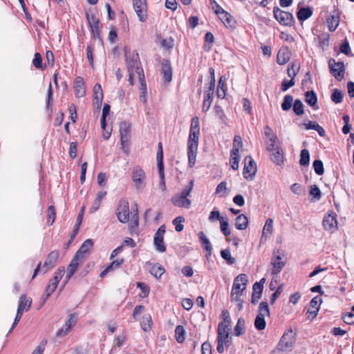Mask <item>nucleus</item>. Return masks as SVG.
<instances>
[{
	"instance_id": "f257e3e1",
	"label": "nucleus",
	"mask_w": 354,
	"mask_h": 354,
	"mask_svg": "<svg viewBox=\"0 0 354 354\" xmlns=\"http://www.w3.org/2000/svg\"><path fill=\"white\" fill-rule=\"evenodd\" d=\"M200 134L199 118L194 117L192 120L191 127L188 139V160L190 167L196 163V157L198 146Z\"/></svg>"
},
{
	"instance_id": "f03ea898",
	"label": "nucleus",
	"mask_w": 354,
	"mask_h": 354,
	"mask_svg": "<svg viewBox=\"0 0 354 354\" xmlns=\"http://www.w3.org/2000/svg\"><path fill=\"white\" fill-rule=\"evenodd\" d=\"M116 214L120 222L126 223L130 221V225L131 227L138 226L139 216L138 214V209L137 208L136 209V212L131 216L130 219L129 205V202L127 200H122L120 201Z\"/></svg>"
},
{
	"instance_id": "7ed1b4c3",
	"label": "nucleus",
	"mask_w": 354,
	"mask_h": 354,
	"mask_svg": "<svg viewBox=\"0 0 354 354\" xmlns=\"http://www.w3.org/2000/svg\"><path fill=\"white\" fill-rule=\"evenodd\" d=\"M295 333L292 328L286 330L272 354H287L292 351L295 344Z\"/></svg>"
},
{
	"instance_id": "20e7f679",
	"label": "nucleus",
	"mask_w": 354,
	"mask_h": 354,
	"mask_svg": "<svg viewBox=\"0 0 354 354\" xmlns=\"http://www.w3.org/2000/svg\"><path fill=\"white\" fill-rule=\"evenodd\" d=\"M243 274H239L234 280L231 293L230 299L232 303L236 304L239 311L242 309L243 300L241 296L243 292Z\"/></svg>"
},
{
	"instance_id": "39448f33",
	"label": "nucleus",
	"mask_w": 354,
	"mask_h": 354,
	"mask_svg": "<svg viewBox=\"0 0 354 354\" xmlns=\"http://www.w3.org/2000/svg\"><path fill=\"white\" fill-rule=\"evenodd\" d=\"M230 326L225 324H218V336H217V348L216 350L219 353L224 352V346H228L229 342Z\"/></svg>"
},
{
	"instance_id": "423d86ee",
	"label": "nucleus",
	"mask_w": 354,
	"mask_h": 354,
	"mask_svg": "<svg viewBox=\"0 0 354 354\" xmlns=\"http://www.w3.org/2000/svg\"><path fill=\"white\" fill-rule=\"evenodd\" d=\"M126 64L128 71H135L136 75H139L140 71H143L140 66L138 53L136 51L131 53L125 49Z\"/></svg>"
},
{
	"instance_id": "0eeeda50",
	"label": "nucleus",
	"mask_w": 354,
	"mask_h": 354,
	"mask_svg": "<svg viewBox=\"0 0 354 354\" xmlns=\"http://www.w3.org/2000/svg\"><path fill=\"white\" fill-rule=\"evenodd\" d=\"M285 255L279 250L274 252L270 263V270L272 274H278L286 266Z\"/></svg>"
},
{
	"instance_id": "6e6552de",
	"label": "nucleus",
	"mask_w": 354,
	"mask_h": 354,
	"mask_svg": "<svg viewBox=\"0 0 354 354\" xmlns=\"http://www.w3.org/2000/svg\"><path fill=\"white\" fill-rule=\"evenodd\" d=\"M242 147V138L241 136H235L234 138L233 148L231 151L230 163L234 170L239 168V148Z\"/></svg>"
},
{
	"instance_id": "1a4fd4ad",
	"label": "nucleus",
	"mask_w": 354,
	"mask_h": 354,
	"mask_svg": "<svg viewBox=\"0 0 354 354\" xmlns=\"http://www.w3.org/2000/svg\"><path fill=\"white\" fill-rule=\"evenodd\" d=\"M273 14L276 20L281 25L291 26L294 24V17L290 12L283 11L278 7H274L273 9Z\"/></svg>"
},
{
	"instance_id": "9d476101",
	"label": "nucleus",
	"mask_w": 354,
	"mask_h": 354,
	"mask_svg": "<svg viewBox=\"0 0 354 354\" xmlns=\"http://www.w3.org/2000/svg\"><path fill=\"white\" fill-rule=\"evenodd\" d=\"M131 125L129 122H122L120 124V137L122 151L128 153L129 149L127 146L131 138Z\"/></svg>"
},
{
	"instance_id": "9b49d317",
	"label": "nucleus",
	"mask_w": 354,
	"mask_h": 354,
	"mask_svg": "<svg viewBox=\"0 0 354 354\" xmlns=\"http://www.w3.org/2000/svg\"><path fill=\"white\" fill-rule=\"evenodd\" d=\"M131 178L137 189H141L145 186L146 175L144 170L140 166L133 167Z\"/></svg>"
},
{
	"instance_id": "f8f14e48",
	"label": "nucleus",
	"mask_w": 354,
	"mask_h": 354,
	"mask_svg": "<svg viewBox=\"0 0 354 354\" xmlns=\"http://www.w3.org/2000/svg\"><path fill=\"white\" fill-rule=\"evenodd\" d=\"M166 232V227L165 225H160V227L156 231L153 237V244L156 249L159 252H164L166 250L165 245L164 244V235Z\"/></svg>"
},
{
	"instance_id": "ddd939ff",
	"label": "nucleus",
	"mask_w": 354,
	"mask_h": 354,
	"mask_svg": "<svg viewBox=\"0 0 354 354\" xmlns=\"http://www.w3.org/2000/svg\"><path fill=\"white\" fill-rule=\"evenodd\" d=\"M133 8L141 22H145L147 19L146 0H133Z\"/></svg>"
},
{
	"instance_id": "4468645a",
	"label": "nucleus",
	"mask_w": 354,
	"mask_h": 354,
	"mask_svg": "<svg viewBox=\"0 0 354 354\" xmlns=\"http://www.w3.org/2000/svg\"><path fill=\"white\" fill-rule=\"evenodd\" d=\"M329 67L331 73L337 80H341L344 77V65L343 62H335V59H330Z\"/></svg>"
},
{
	"instance_id": "2eb2a0df",
	"label": "nucleus",
	"mask_w": 354,
	"mask_h": 354,
	"mask_svg": "<svg viewBox=\"0 0 354 354\" xmlns=\"http://www.w3.org/2000/svg\"><path fill=\"white\" fill-rule=\"evenodd\" d=\"M257 171V164L252 157H245V178L253 179L256 175Z\"/></svg>"
},
{
	"instance_id": "dca6fc26",
	"label": "nucleus",
	"mask_w": 354,
	"mask_h": 354,
	"mask_svg": "<svg viewBox=\"0 0 354 354\" xmlns=\"http://www.w3.org/2000/svg\"><path fill=\"white\" fill-rule=\"evenodd\" d=\"M86 19L94 37L100 38L101 29L99 19L93 14L86 13Z\"/></svg>"
},
{
	"instance_id": "f3484780",
	"label": "nucleus",
	"mask_w": 354,
	"mask_h": 354,
	"mask_svg": "<svg viewBox=\"0 0 354 354\" xmlns=\"http://www.w3.org/2000/svg\"><path fill=\"white\" fill-rule=\"evenodd\" d=\"M58 256L59 254L57 251H53L48 254L41 270L43 274H45L55 266Z\"/></svg>"
},
{
	"instance_id": "a211bd4d",
	"label": "nucleus",
	"mask_w": 354,
	"mask_h": 354,
	"mask_svg": "<svg viewBox=\"0 0 354 354\" xmlns=\"http://www.w3.org/2000/svg\"><path fill=\"white\" fill-rule=\"evenodd\" d=\"M323 226L326 230L334 231L337 229V221L335 214H328L324 216Z\"/></svg>"
},
{
	"instance_id": "6ab92c4d",
	"label": "nucleus",
	"mask_w": 354,
	"mask_h": 354,
	"mask_svg": "<svg viewBox=\"0 0 354 354\" xmlns=\"http://www.w3.org/2000/svg\"><path fill=\"white\" fill-rule=\"evenodd\" d=\"M146 268L149 270L150 273L157 279L160 278V277L165 273V270L163 266L160 265L159 263H152L150 262L146 263Z\"/></svg>"
},
{
	"instance_id": "aec40b11",
	"label": "nucleus",
	"mask_w": 354,
	"mask_h": 354,
	"mask_svg": "<svg viewBox=\"0 0 354 354\" xmlns=\"http://www.w3.org/2000/svg\"><path fill=\"white\" fill-rule=\"evenodd\" d=\"M216 15L226 27L230 28H235V21L228 12L224 10H221L219 12H216Z\"/></svg>"
},
{
	"instance_id": "412c9836",
	"label": "nucleus",
	"mask_w": 354,
	"mask_h": 354,
	"mask_svg": "<svg viewBox=\"0 0 354 354\" xmlns=\"http://www.w3.org/2000/svg\"><path fill=\"white\" fill-rule=\"evenodd\" d=\"M172 203L178 207L189 209L191 206V201L187 198H184L178 194L174 195L171 198Z\"/></svg>"
},
{
	"instance_id": "4be33fe9",
	"label": "nucleus",
	"mask_w": 354,
	"mask_h": 354,
	"mask_svg": "<svg viewBox=\"0 0 354 354\" xmlns=\"http://www.w3.org/2000/svg\"><path fill=\"white\" fill-rule=\"evenodd\" d=\"M322 299L319 296L315 297L310 302L309 308L308 313L313 315V317H315L317 315L319 305L322 303Z\"/></svg>"
},
{
	"instance_id": "5701e85b",
	"label": "nucleus",
	"mask_w": 354,
	"mask_h": 354,
	"mask_svg": "<svg viewBox=\"0 0 354 354\" xmlns=\"http://www.w3.org/2000/svg\"><path fill=\"white\" fill-rule=\"evenodd\" d=\"M74 91L77 97H82L85 95L84 82L82 77H77L75 80Z\"/></svg>"
},
{
	"instance_id": "b1692460",
	"label": "nucleus",
	"mask_w": 354,
	"mask_h": 354,
	"mask_svg": "<svg viewBox=\"0 0 354 354\" xmlns=\"http://www.w3.org/2000/svg\"><path fill=\"white\" fill-rule=\"evenodd\" d=\"M93 246V241L92 239H86L82 245L80 246V249L77 250L75 254H77V257H81L82 259L84 257V254L89 252Z\"/></svg>"
},
{
	"instance_id": "393cba45",
	"label": "nucleus",
	"mask_w": 354,
	"mask_h": 354,
	"mask_svg": "<svg viewBox=\"0 0 354 354\" xmlns=\"http://www.w3.org/2000/svg\"><path fill=\"white\" fill-rule=\"evenodd\" d=\"M161 73L166 82H171L172 80V69L169 61L163 60L162 62Z\"/></svg>"
},
{
	"instance_id": "a878e982",
	"label": "nucleus",
	"mask_w": 354,
	"mask_h": 354,
	"mask_svg": "<svg viewBox=\"0 0 354 354\" xmlns=\"http://www.w3.org/2000/svg\"><path fill=\"white\" fill-rule=\"evenodd\" d=\"M290 57V53L287 48H281L277 57V62L280 65L286 64Z\"/></svg>"
},
{
	"instance_id": "bb28decb",
	"label": "nucleus",
	"mask_w": 354,
	"mask_h": 354,
	"mask_svg": "<svg viewBox=\"0 0 354 354\" xmlns=\"http://www.w3.org/2000/svg\"><path fill=\"white\" fill-rule=\"evenodd\" d=\"M270 315V308H269L268 302L261 301L259 305L258 310H257V315L256 317H260V318L265 319L266 317H268Z\"/></svg>"
},
{
	"instance_id": "cd10ccee",
	"label": "nucleus",
	"mask_w": 354,
	"mask_h": 354,
	"mask_svg": "<svg viewBox=\"0 0 354 354\" xmlns=\"http://www.w3.org/2000/svg\"><path fill=\"white\" fill-rule=\"evenodd\" d=\"M82 260L81 257H77V254L75 255L70 264L68 266V273L66 275V280H68L75 272L77 268H78L79 263Z\"/></svg>"
},
{
	"instance_id": "c85d7f7f",
	"label": "nucleus",
	"mask_w": 354,
	"mask_h": 354,
	"mask_svg": "<svg viewBox=\"0 0 354 354\" xmlns=\"http://www.w3.org/2000/svg\"><path fill=\"white\" fill-rule=\"evenodd\" d=\"M64 272V268L62 267L58 268V270L55 273L54 277L50 281L49 284L48 286L55 290L57 287V284L62 278Z\"/></svg>"
},
{
	"instance_id": "c756f323",
	"label": "nucleus",
	"mask_w": 354,
	"mask_h": 354,
	"mask_svg": "<svg viewBox=\"0 0 354 354\" xmlns=\"http://www.w3.org/2000/svg\"><path fill=\"white\" fill-rule=\"evenodd\" d=\"M93 93H94L93 103L97 104V107H99L101 105L102 100H103V91H102V86L100 84H96L94 86Z\"/></svg>"
},
{
	"instance_id": "7c9ffc66",
	"label": "nucleus",
	"mask_w": 354,
	"mask_h": 354,
	"mask_svg": "<svg viewBox=\"0 0 354 354\" xmlns=\"http://www.w3.org/2000/svg\"><path fill=\"white\" fill-rule=\"evenodd\" d=\"M253 292L251 299V302L254 304H257L259 299L261 297L263 292V286L259 283H254L253 285Z\"/></svg>"
},
{
	"instance_id": "2f4dec72",
	"label": "nucleus",
	"mask_w": 354,
	"mask_h": 354,
	"mask_svg": "<svg viewBox=\"0 0 354 354\" xmlns=\"http://www.w3.org/2000/svg\"><path fill=\"white\" fill-rule=\"evenodd\" d=\"M32 304L31 298H27L25 295H23L20 297L19 300L18 309L24 311H27Z\"/></svg>"
},
{
	"instance_id": "473e14b6",
	"label": "nucleus",
	"mask_w": 354,
	"mask_h": 354,
	"mask_svg": "<svg viewBox=\"0 0 354 354\" xmlns=\"http://www.w3.org/2000/svg\"><path fill=\"white\" fill-rule=\"evenodd\" d=\"M270 158L275 164L281 165L283 162V152L282 149L271 151Z\"/></svg>"
},
{
	"instance_id": "72a5a7b5",
	"label": "nucleus",
	"mask_w": 354,
	"mask_h": 354,
	"mask_svg": "<svg viewBox=\"0 0 354 354\" xmlns=\"http://www.w3.org/2000/svg\"><path fill=\"white\" fill-rule=\"evenodd\" d=\"M313 15V10L310 7L300 8L297 13V17L299 21H305L310 18Z\"/></svg>"
},
{
	"instance_id": "f704fd0d",
	"label": "nucleus",
	"mask_w": 354,
	"mask_h": 354,
	"mask_svg": "<svg viewBox=\"0 0 354 354\" xmlns=\"http://www.w3.org/2000/svg\"><path fill=\"white\" fill-rule=\"evenodd\" d=\"M198 236L203 248L208 252L209 255H211L212 252V247L209 239L207 238L203 232H200L198 233Z\"/></svg>"
},
{
	"instance_id": "c9c22d12",
	"label": "nucleus",
	"mask_w": 354,
	"mask_h": 354,
	"mask_svg": "<svg viewBox=\"0 0 354 354\" xmlns=\"http://www.w3.org/2000/svg\"><path fill=\"white\" fill-rule=\"evenodd\" d=\"M304 125L306 129H314L317 131L320 136L325 135L324 129L315 122L310 121L308 123L304 124Z\"/></svg>"
},
{
	"instance_id": "e433bc0d",
	"label": "nucleus",
	"mask_w": 354,
	"mask_h": 354,
	"mask_svg": "<svg viewBox=\"0 0 354 354\" xmlns=\"http://www.w3.org/2000/svg\"><path fill=\"white\" fill-rule=\"evenodd\" d=\"M273 230V220L272 218H268L265 223L263 228V234L261 239L264 236H269L272 233Z\"/></svg>"
},
{
	"instance_id": "4c0bfd02",
	"label": "nucleus",
	"mask_w": 354,
	"mask_h": 354,
	"mask_svg": "<svg viewBox=\"0 0 354 354\" xmlns=\"http://www.w3.org/2000/svg\"><path fill=\"white\" fill-rule=\"evenodd\" d=\"M151 325H152V319H151L150 315H145L142 317V320L140 323V326H141L142 329L145 332L149 331L151 328Z\"/></svg>"
},
{
	"instance_id": "58836bf2",
	"label": "nucleus",
	"mask_w": 354,
	"mask_h": 354,
	"mask_svg": "<svg viewBox=\"0 0 354 354\" xmlns=\"http://www.w3.org/2000/svg\"><path fill=\"white\" fill-rule=\"evenodd\" d=\"M305 101L310 106H313L317 104V97L313 91H307L305 93Z\"/></svg>"
},
{
	"instance_id": "ea45409f",
	"label": "nucleus",
	"mask_w": 354,
	"mask_h": 354,
	"mask_svg": "<svg viewBox=\"0 0 354 354\" xmlns=\"http://www.w3.org/2000/svg\"><path fill=\"white\" fill-rule=\"evenodd\" d=\"M300 68L299 63L294 62L291 64V66L288 68V75L292 79L295 80V76L298 73Z\"/></svg>"
},
{
	"instance_id": "a19ab883",
	"label": "nucleus",
	"mask_w": 354,
	"mask_h": 354,
	"mask_svg": "<svg viewBox=\"0 0 354 354\" xmlns=\"http://www.w3.org/2000/svg\"><path fill=\"white\" fill-rule=\"evenodd\" d=\"M310 162V153L308 149H304L301 151L299 164L301 166H306Z\"/></svg>"
},
{
	"instance_id": "79ce46f5",
	"label": "nucleus",
	"mask_w": 354,
	"mask_h": 354,
	"mask_svg": "<svg viewBox=\"0 0 354 354\" xmlns=\"http://www.w3.org/2000/svg\"><path fill=\"white\" fill-rule=\"evenodd\" d=\"M185 331L183 326L178 325L176 327V339L178 343H182L185 340Z\"/></svg>"
},
{
	"instance_id": "37998d69",
	"label": "nucleus",
	"mask_w": 354,
	"mask_h": 354,
	"mask_svg": "<svg viewBox=\"0 0 354 354\" xmlns=\"http://www.w3.org/2000/svg\"><path fill=\"white\" fill-rule=\"evenodd\" d=\"M212 100H213V95H210L209 93H205L204 100H203V107H202L203 112H207L209 109L212 102Z\"/></svg>"
},
{
	"instance_id": "c03bdc74",
	"label": "nucleus",
	"mask_w": 354,
	"mask_h": 354,
	"mask_svg": "<svg viewBox=\"0 0 354 354\" xmlns=\"http://www.w3.org/2000/svg\"><path fill=\"white\" fill-rule=\"evenodd\" d=\"M264 135L266 136V140L273 141L274 140H277V135L273 132L272 129L269 126H266L264 127Z\"/></svg>"
},
{
	"instance_id": "a18cd8bd",
	"label": "nucleus",
	"mask_w": 354,
	"mask_h": 354,
	"mask_svg": "<svg viewBox=\"0 0 354 354\" xmlns=\"http://www.w3.org/2000/svg\"><path fill=\"white\" fill-rule=\"evenodd\" d=\"M293 111L297 115L304 114V104L300 100H296L293 104Z\"/></svg>"
},
{
	"instance_id": "49530a36",
	"label": "nucleus",
	"mask_w": 354,
	"mask_h": 354,
	"mask_svg": "<svg viewBox=\"0 0 354 354\" xmlns=\"http://www.w3.org/2000/svg\"><path fill=\"white\" fill-rule=\"evenodd\" d=\"M221 255L223 259L227 261L229 265H232L236 261L235 259L231 256L230 251L228 249L221 250Z\"/></svg>"
},
{
	"instance_id": "de8ad7c7",
	"label": "nucleus",
	"mask_w": 354,
	"mask_h": 354,
	"mask_svg": "<svg viewBox=\"0 0 354 354\" xmlns=\"http://www.w3.org/2000/svg\"><path fill=\"white\" fill-rule=\"evenodd\" d=\"M265 142L266 145V149L270 152L281 149V147L278 145V139L274 140L273 141L265 140Z\"/></svg>"
},
{
	"instance_id": "09e8293b",
	"label": "nucleus",
	"mask_w": 354,
	"mask_h": 354,
	"mask_svg": "<svg viewBox=\"0 0 354 354\" xmlns=\"http://www.w3.org/2000/svg\"><path fill=\"white\" fill-rule=\"evenodd\" d=\"M290 190L296 195L298 196H304L305 195V189L304 187L298 183H295L291 185Z\"/></svg>"
},
{
	"instance_id": "8fccbe9b",
	"label": "nucleus",
	"mask_w": 354,
	"mask_h": 354,
	"mask_svg": "<svg viewBox=\"0 0 354 354\" xmlns=\"http://www.w3.org/2000/svg\"><path fill=\"white\" fill-rule=\"evenodd\" d=\"M293 97L290 95H286L284 97L283 102L281 104V108L283 111H288L292 104Z\"/></svg>"
},
{
	"instance_id": "3c124183",
	"label": "nucleus",
	"mask_w": 354,
	"mask_h": 354,
	"mask_svg": "<svg viewBox=\"0 0 354 354\" xmlns=\"http://www.w3.org/2000/svg\"><path fill=\"white\" fill-rule=\"evenodd\" d=\"M315 173L318 175H322L324 171L323 162L320 160H316L313 164Z\"/></svg>"
},
{
	"instance_id": "603ef678",
	"label": "nucleus",
	"mask_w": 354,
	"mask_h": 354,
	"mask_svg": "<svg viewBox=\"0 0 354 354\" xmlns=\"http://www.w3.org/2000/svg\"><path fill=\"white\" fill-rule=\"evenodd\" d=\"M55 209L53 205H50L48 208V224L51 225L55 220Z\"/></svg>"
},
{
	"instance_id": "864d4df0",
	"label": "nucleus",
	"mask_w": 354,
	"mask_h": 354,
	"mask_svg": "<svg viewBox=\"0 0 354 354\" xmlns=\"http://www.w3.org/2000/svg\"><path fill=\"white\" fill-rule=\"evenodd\" d=\"M32 64L36 68L44 70V68L42 66L41 56L39 53L35 54V57L32 60Z\"/></svg>"
},
{
	"instance_id": "5fc2aeb1",
	"label": "nucleus",
	"mask_w": 354,
	"mask_h": 354,
	"mask_svg": "<svg viewBox=\"0 0 354 354\" xmlns=\"http://www.w3.org/2000/svg\"><path fill=\"white\" fill-rule=\"evenodd\" d=\"M137 76L140 84V90L141 91V93H147V85L145 80L144 71H140V73Z\"/></svg>"
},
{
	"instance_id": "6e6d98bb",
	"label": "nucleus",
	"mask_w": 354,
	"mask_h": 354,
	"mask_svg": "<svg viewBox=\"0 0 354 354\" xmlns=\"http://www.w3.org/2000/svg\"><path fill=\"white\" fill-rule=\"evenodd\" d=\"M184 221L185 219L183 216H178L173 221V224L175 225V229L177 232H180L183 230L184 225L182 223Z\"/></svg>"
},
{
	"instance_id": "4d7b16f0",
	"label": "nucleus",
	"mask_w": 354,
	"mask_h": 354,
	"mask_svg": "<svg viewBox=\"0 0 354 354\" xmlns=\"http://www.w3.org/2000/svg\"><path fill=\"white\" fill-rule=\"evenodd\" d=\"M158 173L160 178V187L162 190L165 189L164 167L161 164H158Z\"/></svg>"
},
{
	"instance_id": "13d9d810",
	"label": "nucleus",
	"mask_w": 354,
	"mask_h": 354,
	"mask_svg": "<svg viewBox=\"0 0 354 354\" xmlns=\"http://www.w3.org/2000/svg\"><path fill=\"white\" fill-rule=\"evenodd\" d=\"M342 93L340 91L335 89L331 95V100L335 104H338L342 100Z\"/></svg>"
},
{
	"instance_id": "bf43d9fd",
	"label": "nucleus",
	"mask_w": 354,
	"mask_h": 354,
	"mask_svg": "<svg viewBox=\"0 0 354 354\" xmlns=\"http://www.w3.org/2000/svg\"><path fill=\"white\" fill-rule=\"evenodd\" d=\"M295 84V80L290 79V80H284L281 83V90L283 92L286 91L288 88L293 86Z\"/></svg>"
},
{
	"instance_id": "052dcab7",
	"label": "nucleus",
	"mask_w": 354,
	"mask_h": 354,
	"mask_svg": "<svg viewBox=\"0 0 354 354\" xmlns=\"http://www.w3.org/2000/svg\"><path fill=\"white\" fill-rule=\"evenodd\" d=\"M266 320L259 317H256L254 320V326L255 328L259 330H263L266 328Z\"/></svg>"
},
{
	"instance_id": "680f3d73",
	"label": "nucleus",
	"mask_w": 354,
	"mask_h": 354,
	"mask_svg": "<svg viewBox=\"0 0 354 354\" xmlns=\"http://www.w3.org/2000/svg\"><path fill=\"white\" fill-rule=\"evenodd\" d=\"M193 186L194 180H192L189 182V185L186 186L179 195L182 197L187 198L192 190Z\"/></svg>"
},
{
	"instance_id": "e2e57ef3",
	"label": "nucleus",
	"mask_w": 354,
	"mask_h": 354,
	"mask_svg": "<svg viewBox=\"0 0 354 354\" xmlns=\"http://www.w3.org/2000/svg\"><path fill=\"white\" fill-rule=\"evenodd\" d=\"M328 29L330 31H334L338 26V20L334 17H331L327 20Z\"/></svg>"
},
{
	"instance_id": "0e129e2a",
	"label": "nucleus",
	"mask_w": 354,
	"mask_h": 354,
	"mask_svg": "<svg viewBox=\"0 0 354 354\" xmlns=\"http://www.w3.org/2000/svg\"><path fill=\"white\" fill-rule=\"evenodd\" d=\"M47 344V341L44 339L42 340L39 345L38 346L36 347V348L33 351V352L32 353V354H42L44 349H45V346Z\"/></svg>"
},
{
	"instance_id": "69168bd1",
	"label": "nucleus",
	"mask_w": 354,
	"mask_h": 354,
	"mask_svg": "<svg viewBox=\"0 0 354 354\" xmlns=\"http://www.w3.org/2000/svg\"><path fill=\"white\" fill-rule=\"evenodd\" d=\"M310 194L317 200H319L321 198V192L317 185H313L311 187Z\"/></svg>"
},
{
	"instance_id": "338daca9",
	"label": "nucleus",
	"mask_w": 354,
	"mask_h": 354,
	"mask_svg": "<svg viewBox=\"0 0 354 354\" xmlns=\"http://www.w3.org/2000/svg\"><path fill=\"white\" fill-rule=\"evenodd\" d=\"M202 354H212V345L209 342H205L201 346Z\"/></svg>"
},
{
	"instance_id": "774afa93",
	"label": "nucleus",
	"mask_w": 354,
	"mask_h": 354,
	"mask_svg": "<svg viewBox=\"0 0 354 354\" xmlns=\"http://www.w3.org/2000/svg\"><path fill=\"white\" fill-rule=\"evenodd\" d=\"M344 322L347 324H354V313H348L343 317Z\"/></svg>"
}]
</instances>
